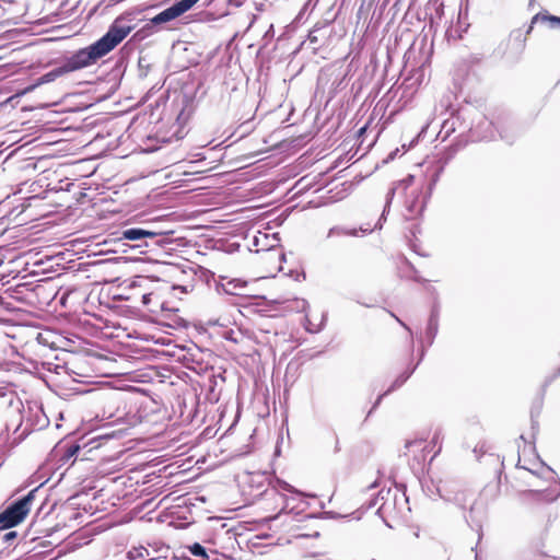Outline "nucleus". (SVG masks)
<instances>
[{
  "mask_svg": "<svg viewBox=\"0 0 560 560\" xmlns=\"http://www.w3.org/2000/svg\"><path fill=\"white\" fill-rule=\"evenodd\" d=\"M288 213L289 212H287V213L282 212L279 217L276 218V221H277L278 225L282 224L287 220Z\"/></svg>",
  "mask_w": 560,
  "mask_h": 560,
  "instance_id": "37",
  "label": "nucleus"
},
{
  "mask_svg": "<svg viewBox=\"0 0 560 560\" xmlns=\"http://www.w3.org/2000/svg\"><path fill=\"white\" fill-rule=\"evenodd\" d=\"M199 0H179L176 1L177 5L180 8L183 13L190 10Z\"/></svg>",
  "mask_w": 560,
  "mask_h": 560,
  "instance_id": "28",
  "label": "nucleus"
},
{
  "mask_svg": "<svg viewBox=\"0 0 560 560\" xmlns=\"http://www.w3.org/2000/svg\"><path fill=\"white\" fill-rule=\"evenodd\" d=\"M441 452V444L439 445L438 450L434 452L433 456L431 457V460Z\"/></svg>",
  "mask_w": 560,
  "mask_h": 560,
  "instance_id": "48",
  "label": "nucleus"
},
{
  "mask_svg": "<svg viewBox=\"0 0 560 560\" xmlns=\"http://www.w3.org/2000/svg\"><path fill=\"white\" fill-rule=\"evenodd\" d=\"M143 226L149 231L152 232L149 235V238H154L156 236L161 235H168L174 234L175 229L173 224L172 215H159L153 218H148V214L145 217H142Z\"/></svg>",
  "mask_w": 560,
  "mask_h": 560,
  "instance_id": "6",
  "label": "nucleus"
},
{
  "mask_svg": "<svg viewBox=\"0 0 560 560\" xmlns=\"http://www.w3.org/2000/svg\"><path fill=\"white\" fill-rule=\"evenodd\" d=\"M247 282L241 279H231L225 283H222V290L226 294L231 295H243V290L246 288Z\"/></svg>",
  "mask_w": 560,
  "mask_h": 560,
  "instance_id": "13",
  "label": "nucleus"
},
{
  "mask_svg": "<svg viewBox=\"0 0 560 560\" xmlns=\"http://www.w3.org/2000/svg\"><path fill=\"white\" fill-rule=\"evenodd\" d=\"M260 208H261V206H252V207L240 208L238 210H244V211H247V210H259Z\"/></svg>",
  "mask_w": 560,
  "mask_h": 560,
  "instance_id": "42",
  "label": "nucleus"
},
{
  "mask_svg": "<svg viewBox=\"0 0 560 560\" xmlns=\"http://www.w3.org/2000/svg\"><path fill=\"white\" fill-rule=\"evenodd\" d=\"M326 319H327V314L324 313L323 316H322V322L320 324L318 325H314L307 317L305 318V330L307 332H311V334H317L319 332L324 326H325V323H326Z\"/></svg>",
  "mask_w": 560,
  "mask_h": 560,
  "instance_id": "20",
  "label": "nucleus"
},
{
  "mask_svg": "<svg viewBox=\"0 0 560 560\" xmlns=\"http://www.w3.org/2000/svg\"><path fill=\"white\" fill-rule=\"evenodd\" d=\"M10 300L12 299L5 294V290L0 293V305L7 311L15 310V306L11 303Z\"/></svg>",
  "mask_w": 560,
  "mask_h": 560,
  "instance_id": "27",
  "label": "nucleus"
},
{
  "mask_svg": "<svg viewBox=\"0 0 560 560\" xmlns=\"http://www.w3.org/2000/svg\"><path fill=\"white\" fill-rule=\"evenodd\" d=\"M280 259H281L282 261H284V260H285V255H284V254H281Z\"/></svg>",
  "mask_w": 560,
  "mask_h": 560,
  "instance_id": "55",
  "label": "nucleus"
},
{
  "mask_svg": "<svg viewBox=\"0 0 560 560\" xmlns=\"http://www.w3.org/2000/svg\"><path fill=\"white\" fill-rule=\"evenodd\" d=\"M139 67V77L144 78L148 75L150 70V63L148 62L145 57H140L138 61Z\"/></svg>",
  "mask_w": 560,
  "mask_h": 560,
  "instance_id": "25",
  "label": "nucleus"
},
{
  "mask_svg": "<svg viewBox=\"0 0 560 560\" xmlns=\"http://www.w3.org/2000/svg\"><path fill=\"white\" fill-rule=\"evenodd\" d=\"M415 372V369H411L409 371L404 372L400 374L389 386V388L386 390L388 394L394 392L395 389L399 388L405 384V382L411 376V374Z\"/></svg>",
  "mask_w": 560,
  "mask_h": 560,
  "instance_id": "19",
  "label": "nucleus"
},
{
  "mask_svg": "<svg viewBox=\"0 0 560 560\" xmlns=\"http://www.w3.org/2000/svg\"><path fill=\"white\" fill-rule=\"evenodd\" d=\"M153 296H154V294L151 292L142 294V296H141L142 305L150 308Z\"/></svg>",
  "mask_w": 560,
  "mask_h": 560,
  "instance_id": "32",
  "label": "nucleus"
},
{
  "mask_svg": "<svg viewBox=\"0 0 560 560\" xmlns=\"http://www.w3.org/2000/svg\"><path fill=\"white\" fill-rule=\"evenodd\" d=\"M380 498H381L382 500L384 499V497H383V490H381V491L378 492L377 497H376V498H375V499H374V500H373V501L368 505V509H371L372 506L376 505V503H377V501H378V499H380Z\"/></svg>",
  "mask_w": 560,
  "mask_h": 560,
  "instance_id": "38",
  "label": "nucleus"
},
{
  "mask_svg": "<svg viewBox=\"0 0 560 560\" xmlns=\"http://www.w3.org/2000/svg\"><path fill=\"white\" fill-rule=\"evenodd\" d=\"M272 238H273L276 242H279L278 233H273V234H272Z\"/></svg>",
  "mask_w": 560,
  "mask_h": 560,
  "instance_id": "50",
  "label": "nucleus"
},
{
  "mask_svg": "<svg viewBox=\"0 0 560 560\" xmlns=\"http://www.w3.org/2000/svg\"><path fill=\"white\" fill-rule=\"evenodd\" d=\"M318 2L319 0H307L301 9L299 16H302L308 10L313 11Z\"/></svg>",
  "mask_w": 560,
  "mask_h": 560,
  "instance_id": "29",
  "label": "nucleus"
},
{
  "mask_svg": "<svg viewBox=\"0 0 560 560\" xmlns=\"http://www.w3.org/2000/svg\"><path fill=\"white\" fill-rule=\"evenodd\" d=\"M498 133L502 139H506L492 120L482 114H476L469 128V135L472 141H491L495 139Z\"/></svg>",
  "mask_w": 560,
  "mask_h": 560,
  "instance_id": "5",
  "label": "nucleus"
},
{
  "mask_svg": "<svg viewBox=\"0 0 560 560\" xmlns=\"http://www.w3.org/2000/svg\"><path fill=\"white\" fill-rule=\"evenodd\" d=\"M425 197H422V200L420 202L412 201L408 207L407 210H424L425 208Z\"/></svg>",
  "mask_w": 560,
  "mask_h": 560,
  "instance_id": "30",
  "label": "nucleus"
},
{
  "mask_svg": "<svg viewBox=\"0 0 560 560\" xmlns=\"http://www.w3.org/2000/svg\"><path fill=\"white\" fill-rule=\"evenodd\" d=\"M183 11L177 5V3H173L171 7L166 8L162 12L158 13L155 16H153L150 22L144 26L145 28H153L155 26L162 25L164 23L171 22L175 20L176 18L180 16Z\"/></svg>",
  "mask_w": 560,
  "mask_h": 560,
  "instance_id": "9",
  "label": "nucleus"
},
{
  "mask_svg": "<svg viewBox=\"0 0 560 560\" xmlns=\"http://www.w3.org/2000/svg\"><path fill=\"white\" fill-rule=\"evenodd\" d=\"M190 555L201 558V560H210V553H208L207 549L199 542H195L187 547Z\"/></svg>",
  "mask_w": 560,
  "mask_h": 560,
  "instance_id": "17",
  "label": "nucleus"
},
{
  "mask_svg": "<svg viewBox=\"0 0 560 560\" xmlns=\"http://www.w3.org/2000/svg\"><path fill=\"white\" fill-rule=\"evenodd\" d=\"M37 489L15 500L0 513V528L9 529L21 523L31 510Z\"/></svg>",
  "mask_w": 560,
  "mask_h": 560,
  "instance_id": "3",
  "label": "nucleus"
},
{
  "mask_svg": "<svg viewBox=\"0 0 560 560\" xmlns=\"http://www.w3.org/2000/svg\"><path fill=\"white\" fill-rule=\"evenodd\" d=\"M16 536H18V534L14 530L7 532L3 535V540H4V542H10L11 540L15 539Z\"/></svg>",
  "mask_w": 560,
  "mask_h": 560,
  "instance_id": "36",
  "label": "nucleus"
},
{
  "mask_svg": "<svg viewBox=\"0 0 560 560\" xmlns=\"http://www.w3.org/2000/svg\"><path fill=\"white\" fill-rule=\"evenodd\" d=\"M423 355H424V349L421 351V358L420 359H422Z\"/></svg>",
  "mask_w": 560,
  "mask_h": 560,
  "instance_id": "59",
  "label": "nucleus"
},
{
  "mask_svg": "<svg viewBox=\"0 0 560 560\" xmlns=\"http://www.w3.org/2000/svg\"><path fill=\"white\" fill-rule=\"evenodd\" d=\"M438 331H439V311L434 308V310H432V312L429 316L428 325L425 328V341L429 347L433 343V341L438 335Z\"/></svg>",
  "mask_w": 560,
  "mask_h": 560,
  "instance_id": "12",
  "label": "nucleus"
},
{
  "mask_svg": "<svg viewBox=\"0 0 560 560\" xmlns=\"http://www.w3.org/2000/svg\"><path fill=\"white\" fill-rule=\"evenodd\" d=\"M385 212H382V214L378 218L377 223L374 226H371L370 224H363L359 229H346L342 226H332L329 229L327 233V238L334 237V236H340V235H347V236H358V232H362L363 234L371 233L375 229H382L383 221H385Z\"/></svg>",
  "mask_w": 560,
  "mask_h": 560,
  "instance_id": "7",
  "label": "nucleus"
},
{
  "mask_svg": "<svg viewBox=\"0 0 560 560\" xmlns=\"http://www.w3.org/2000/svg\"><path fill=\"white\" fill-rule=\"evenodd\" d=\"M132 31V26L126 24L122 18L116 19L107 32L95 43L66 56L54 69L36 79L27 90L31 91L42 84L50 83L57 78L74 72L96 63L101 58L110 52Z\"/></svg>",
  "mask_w": 560,
  "mask_h": 560,
  "instance_id": "1",
  "label": "nucleus"
},
{
  "mask_svg": "<svg viewBox=\"0 0 560 560\" xmlns=\"http://www.w3.org/2000/svg\"><path fill=\"white\" fill-rule=\"evenodd\" d=\"M48 424H49V419L46 417L43 409L39 408L37 411V415H36V423H35L36 429L42 430V429L46 428Z\"/></svg>",
  "mask_w": 560,
  "mask_h": 560,
  "instance_id": "24",
  "label": "nucleus"
},
{
  "mask_svg": "<svg viewBox=\"0 0 560 560\" xmlns=\"http://www.w3.org/2000/svg\"><path fill=\"white\" fill-rule=\"evenodd\" d=\"M310 39H311V42H315L316 40V38L313 37L312 35H310Z\"/></svg>",
  "mask_w": 560,
  "mask_h": 560,
  "instance_id": "56",
  "label": "nucleus"
},
{
  "mask_svg": "<svg viewBox=\"0 0 560 560\" xmlns=\"http://www.w3.org/2000/svg\"><path fill=\"white\" fill-rule=\"evenodd\" d=\"M282 515H283V513H280V514L276 515V516L273 517V520H278V518H280ZM284 515H288V513H284Z\"/></svg>",
  "mask_w": 560,
  "mask_h": 560,
  "instance_id": "52",
  "label": "nucleus"
},
{
  "mask_svg": "<svg viewBox=\"0 0 560 560\" xmlns=\"http://www.w3.org/2000/svg\"><path fill=\"white\" fill-rule=\"evenodd\" d=\"M397 152H398V149H396L395 151L390 152L388 154L387 159H386V162L394 160L396 154H397Z\"/></svg>",
  "mask_w": 560,
  "mask_h": 560,
  "instance_id": "43",
  "label": "nucleus"
},
{
  "mask_svg": "<svg viewBox=\"0 0 560 560\" xmlns=\"http://www.w3.org/2000/svg\"><path fill=\"white\" fill-rule=\"evenodd\" d=\"M139 280L140 281H147V278L141 277V278H139Z\"/></svg>",
  "mask_w": 560,
  "mask_h": 560,
  "instance_id": "58",
  "label": "nucleus"
},
{
  "mask_svg": "<svg viewBox=\"0 0 560 560\" xmlns=\"http://www.w3.org/2000/svg\"><path fill=\"white\" fill-rule=\"evenodd\" d=\"M132 285H139V284H138V281H133V282H132Z\"/></svg>",
  "mask_w": 560,
  "mask_h": 560,
  "instance_id": "62",
  "label": "nucleus"
},
{
  "mask_svg": "<svg viewBox=\"0 0 560 560\" xmlns=\"http://www.w3.org/2000/svg\"><path fill=\"white\" fill-rule=\"evenodd\" d=\"M80 451V447L78 445H72L71 447H69L68 450V454L69 456H73L75 453H78Z\"/></svg>",
  "mask_w": 560,
  "mask_h": 560,
  "instance_id": "40",
  "label": "nucleus"
},
{
  "mask_svg": "<svg viewBox=\"0 0 560 560\" xmlns=\"http://www.w3.org/2000/svg\"><path fill=\"white\" fill-rule=\"evenodd\" d=\"M222 336L225 340L234 343H238L243 339L241 331L233 329L224 330Z\"/></svg>",
  "mask_w": 560,
  "mask_h": 560,
  "instance_id": "22",
  "label": "nucleus"
},
{
  "mask_svg": "<svg viewBox=\"0 0 560 560\" xmlns=\"http://www.w3.org/2000/svg\"><path fill=\"white\" fill-rule=\"evenodd\" d=\"M31 283L23 282L19 283L14 287H10L5 290V294L16 301H23L25 300V295L27 291H31Z\"/></svg>",
  "mask_w": 560,
  "mask_h": 560,
  "instance_id": "14",
  "label": "nucleus"
},
{
  "mask_svg": "<svg viewBox=\"0 0 560 560\" xmlns=\"http://www.w3.org/2000/svg\"><path fill=\"white\" fill-rule=\"evenodd\" d=\"M430 444L422 439L419 440H412L407 441L405 447L409 453H412L415 456V459H417L419 463L421 460H425L427 453H429L431 450H429Z\"/></svg>",
  "mask_w": 560,
  "mask_h": 560,
  "instance_id": "10",
  "label": "nucleus"
},
{
  "mask_svg": "<svg viewBox=\"0 0 560 560\" xmlns=\"http://www.w3.org/2000/svg\"><path fill=\"white\" fill-rule=\"evenodd\" d=\"M442 483H443V482H440V485H442ZM438 486H439V483H438ZM435 488H436V485H434V483H432V487L428 486V492L430 493V495H432V494H434V493H435V494H438V492H436V489H435Z\"/></svg>",
  "mask_w": 560,
  "mask_h": 560,
  "instance_id": "41",
  "label": "nucleus"
},
{
  "mask_svg": "<svg viewBox=\"0 0 560 560\" xmlns=\"http://www.w3.org/2000/svg\"><path fill=\"white\" fill-rule=\"evenodd\" d=\"M476 560H478V555H476Z\"/></svg>",
  "mask_w": 560,
  "mask_h": 560,
  "instance_id": "64",
  "label": "nucleus"
},
{
  "mask_svg": "<svg viewBox=\"0 0 560 560\" xmlns=\"http://www.w3.org/2000/svg\"><path fill=\"white\" fill-rule=\"evenodd\" d=\"M459 120V116L444 120L440 135H443V139L448 138L456 130V122Z\"/></svg>",
  "mask_w": 560,
  "mask_h": 560,
  "instance_id": "16",
  "label": "nucleus"
},
{
  "mask_svg": "<svg viewBox=\"0 0 560 560\" xmlns=\"http://www.w3.org/2000/svg\"><path fill=\"white\" fill-rule=\"evenodd\" d=\"M43 339H44V338H43V335H42V334H38V336H37V340H38L39 342H42V341H43Z\"/></svg>",
  "mask_w": 560,
  "mask_h": 560,
  "instance_id": "53",
  "label": "nucleus"
},
{
  "mask_svg": "<svg viewBox=\"0 0 560 560\" xmlns=\"http://www.w3.org/2000/svg\"><path fill=\"white\" fill-rule=\"evenodd\" d=\"M210 210H211V211H214V210H219V209H218V208H211Z\"/></svg>",
  "mask_w": 560,
  "mask_h": 560,
  "instance_id": "63",
  "label": "nucleus"
},
{
  "mask_svg": "<svg viewBox=\"0 0 560 560\" xmlns=\"http://www.w3.org/2000/svg\"><path fill=\"white\" fill-rule=\"evenodd\" d=\"M378 486L377 481H374L370 487L369 489H374Z\"/></svg>",
  "mask_w": 560,
  "mask_h": 560,
  "instance_id": "49",
  "label": "nucleus"
},
{
  "mask_svg": "<svg viewBox=\"0 0 560 560\" xmlns=\"http://www.w3.org/2000/svg\"><path fill=\"white\" fill-rule=\"evenodd\" d=\"M512 40H513V49H514L513 59L518 60L522 52L525 49L526 38L523 36V34L520 31H517L512 34Z\"/></svg>",
  "mask_w": 560,
  "mask_h": 560,
  "instance_id": "15",
  "label": "nucleus"
},
{
  "mask_svg": "<svg viewBox=\"0 0 560 560\" xmlns=\"http://www.w3.org/2000/svg\"><path fill=\"white\" fill-rule=\"evenodd\" d=\"M400 186H401V187H404V188L406 187V185H405V180H404V182H400V183L398 184V186H397V187H395V188H393V189H390V190L388 191V194H387V200H386V205H385L384 210H386V208H387V207H389V196H393V195L396 192L397 188H398V187H400Z\"/></svg>",
  "mask_w": 560,
  "mask_h": 560,
  "instance_id": "35",
  "label": "nucleus"
},
{
  "mask_svg": "<svg viewBox=\"0 0 560 560\" xmlns=\"http://www.w3.org/2000/svg\"><path fill=\"white\" fill-rule=\"evenodd\" d=\"M11 222L12 220L8 215H0V234L8 229Z\"/></svg>",
  "mask_w": 560,
  "mask_h": 560,
  "instance_id": "31",
  "label": "nucleus"
},
{
  "mask_svg": "<svg viewBox=\"0 0 560 560\" xmlns=\"http://www.w3.org/2000/svg\"><path fill=\"white\" fill-rule=\"evenodd\" d=\"M440 440H441V432L440 431H436L432 438V441L431 443H433L434 445L439 444L440 443Z\"/></svg>",
  "mask_w": 560,
  "mask_h": 560,
  "instance_id": "39",
  "label": "nucleus"
},
{
  "mask_svg": "<svg viewBox=\"0 0 560 560\" xmlns=\"http://www.w3.org/2000/svg\"><path fill=\"white\" fill-rule=\"evenodd\" d=\"M23 212H20L18 215H15V218L13 219V222H14V228L15 226H24V225H27L24 231H31L33 234H36L38 232H40L43 229H38L42 224H28V223H23L22 220L19 219L20 214H22Z\"/></svg>",
  "mask_w": 560,
  "mask_h": 560,
  "instance_id": "21",
  "label": "nucleus"
},
{
  "mask_svg": "<svg viewBox=\"0 0 560 560\" xmlns=\"http://www.w3.org/2000/svg\"><path fill=\"white\" fill-rule=\"evenodd\" d=\"M0 397L5 400L7 406L13 411L20 413L23 402L16 394L14 386L10 383L0 382Z\"/></svg>",
  "mask_w": 560,
  "mask_h": 560,
  "instance_id": "8",
  "label": "nucleus"
},
{
  "mask_svg": "<svg viewBox=\"0 0 560 560\" xmlns=\"http://www.w3.org/2000/svg\"><path fill=\"white\" fill-rule=\"evenodd\" d=\"M474 452H475V453H478V452H480V453H485L486 451L483 450V444H482L480 447L476 446V447L474 448Z\"/></svg>",
  "mask_w": 560,
  "mask_h": 560,
  "instance_id": "47",
  "label": "nucleus"
},
{
  "mask_svg": "<svg viewBox=\"0 0 560 560\" xmlns=\"http://www.w3.org/2000/svg\"><path fill=\"white\" fill-rule=\"evenodd\" d=\"M149 213L150 212H140V213L133 215L131 219L121 222L120 231H119L120 236L118 237V240L119 241L127 240V241H132V242H136V241L142 242L141 244H137V245L132 246V248L141 247L142 244L144 246H148L149 244L144 240L149 238V235L152 232H149L143 226L142 217H145V214H149Z\"/></svg>",
  "mask_w": 560,
  "mask_h": 560,
  "instance_id": "4",
  "label": "nucleus"
},
{
  "mask_svg": "<svg viewBox=\"0 0 560 560\" xmlns=\"http://www.w3.org/2000/svg\"><path fill=\"white\" fill-rule=\"evenodd\" d=\"M539 19H541L542 21H549L551 27H555L556 25H560V18L556 16V15H542V16H539L537 14V15H535L533 18L532 23L537 22Z\"/></svg>",
  "mask_w": 560,
  "mask_h": 560,
  "instance_id": "26",
  "label": "nucleus"
},
{
  "mask_svg": "<svg viewBox=\"0 0 560 560\" xmlns=\"http://www.w3.org/2000/svg\"><path fill=\"white\" fill-rule=\"evenodd\" d=\"M559 374H560V366H559V370H558L557 374L555 375V377L558 376Z\"/></svg>",
  "mask_w": 560,
  "mask_h": 560,
  "instance_id": "61",
  "label": "nucleus"
},
{
  "mask_svg": "<svg viewBox=\"0 0 560 560\" xmlns=\"http://www.w3.org/2000/svg\"><path fill=\"white\" fill-rule=\"evenodd\" d=\"M338 444H339V441L337 440L336 441V450L338 451Z\"/></svg>",
  "mask_w": 560,
  "mask_h": 560,
  "instance_id": "60",
  "label": "nucleus"
},
{
  "mask_svg": "<svg viewBox=\"0 0 560 560\" xmlns=\"http://www.w3.org/2000/svg\"><path fill=\"white\" fill-rule=\"evenodd\" d=\"M420 217H421V212H417V215H413V217H410V218H406L407 221H412V223L410 225L406 226L405 229L407 231L406 237H407V240L409 242L410 248L415 253H417V254H419L421 256H424L423 254L419 253L418 246H417V244L413 241V238H416L417 234L421 232L420 228H419V223H418Z\"/></svg>",
  "mask_w": 560,
  "mask_h": 560,
  "instance_id": "11",
  "label": "nucleus"
},
{
  "mask_svg": "<svg viewBox=\"0 0 560 560\" xmlns=\"http://www.w3.org/2000/svg\"><path fill=\"white\" fill-rule=\"evenodd\" d=\"M272 487L276 490H281V491H287V492H292V493H299L290 483H288L284 480L278 479V478L275 480V483H273Z\"/></svg>",
  "mask_w": 560,
  "mask_h": 560,
  "instance_id": "23",
  "label": "nucleus"
},
{
  "mask_svg": "<svg viewBox=\"0 0 560 560\" xmlns=\"http://www.w3.org/2000/svg\"><path fill=\"white\" fill-rule=\"evenodd\" d=\"M303 303V308L307 305V302L305 300L302 301Z\"/></svg>",
  "mask_w": 560,
  "mask_h": 560,
  "instance_id": "57",
  "label": "nucleus"
},
{
  "mask_svg": "<svg viewBox=\"0 0 560 560\" xmlns=\"http://www.w3.org/2000/svg\"><path fill=\"white\" fill-rule=\"evenodd\" d=\"M392 315L396 318V320H397V322H398V323H399V324H400L405 329H407L409 332H411L410 328H409V327H408V326H407V325H406L401 319H399L398 317H396L394 314H392Z\"/></svg>",
  "mask_w": 560,
  "mask_h": 560,
  "instance_id": "44",
  "label": "nucleus"
},
{
  "mask_svg": "<svg viewBox=\"0 0 560 560\" xmlns=\"http://www.w3.org/2000/svg\"><path fill=\"white\" fill-rule=\"evenodd\" d=\"M229 4L235 5V7H241L242 1L241 0H229Z\"/></svg>",
  "mask_w": 560,
  "mask_h": 560,
  "instance_id": "45",
  "label": "nucleus"
},
{
  "mask_svg": "<svg viewBox=\"0 0 560 560\" xmlns=\"http://www.w3.org/2000/svg\"><path fill=\"white\" fill-rule=\"evenodd\" d=\"M295 208H296V206H292V207L287 208L285 210H287V211L295 210Z\"/></svg>",
  "mask_w": 560,
  "mask_h": 560,
  "instance_id": "54",
  "label": "nucleus"
},
{
  "mask_svg": "<svg viewBox=\"0 0 560 560\" xmlns=\"http://www.w3.org/2000/svg\"><path fill=\"white\" fill-rule=\"evenodd\" d=\"M210 560H219V556H218V553H217V552H214V551H211V553H210Z\"/></svg>",
  "mask_w": 560,
  "mask_h": 560,
  "instance_id": "46",
  "label": "nucleus"
},
{
  "mask_svg": "<svg viewBox=\"0 0 560 560\" xmlns=\"http://www.w3.org/2000/svg\"><path fill=\"white\" fill-rule=\"evenodd\" d=\"M387 395H388V393H387V392H384L383 394H381V395L376 398L375 402L373 404V407H372V408H371V410L368 412L366 418H369V417L372 415V412H373V411H374V410L380 406V404L382 402L383 398H384L385 396H387Z\"/></svg>",
  "mask_w": 560,
  "mask_h": 560,
  "instance_id": "33",
  "label": "nucleus"
},
{
  "mask_svg": "<svg viewBox=\"0 0 560 560\" xmlns=\"http://www.w3.org/2000/svg\"><path fill=\"white\" fill-rule=\"evenodd\" d=\"M438 495L446 502L453 503L462 510L469 505L468 514H465L467 522L476 521V505L472 501V493L455 481H446L436 486Z\"/></svg>",
  "mask_w": 560,
  "mask_h": 560,
  "instance_id": "2",
  "label": "nucleus"
},
{
  "mask_svg": "<svg viewBox=\"0 0 560 560\" xmlns=\"http://www.w3.org/2000/svg\"><path fill=\"white\" fill-rule=\"evenodd\" d=\"M149 556V550L142 546L135 547L127 552V558L129 560H144Z\"/></svg>",
  "mask_w": 560,
  "mask_h": 560,
  "instance_id": "18",
  "label": "nucleus"
},
{
  "mask_svg": "<svg viewBox=\"0 0 560 560\" xmlns=\"http://www.w3.org/2000/svg\"><path fill=\"white\" fill-rule=\"evenodd\" d=\"M407 265L410 267V269L413 272V276H412V280L413 281L419 282V283H422V282L425 281L421 276L418 275V271L416 270V268L409 261H407Z\"/></svg>",
  "mask_w": 560,
  "mask_h": 560,
  "instance_id": "34",
  "label": "nucleus"
},
{
  "mask_svg": "<svg viewBox=\"0 0 560 560\" xmlns=\"http://www.w3.org/2000/svg\"><path fill=\"white\" fill-rule=\"evenodd\" d=\"M384 506H385V503H383V504L378 508V510H377V513H378V514H381V512L383 511Z\"/></svg>",
  "mask_w": 560,
  "mask_h": 560,
  "instance_id": "51",
  "label": "nucleus"
}]
</instances>
